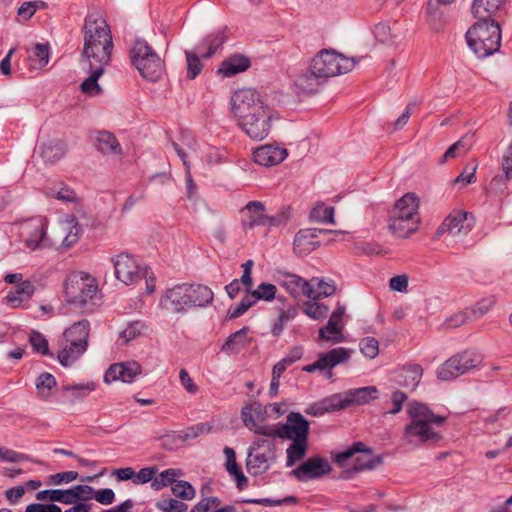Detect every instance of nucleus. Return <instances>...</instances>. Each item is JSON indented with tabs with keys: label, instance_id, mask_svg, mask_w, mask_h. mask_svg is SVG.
<instances>
[{
	"label": "nucleus",
	"instance_id": "obj_34",
	"mask_svg": "<svg viewBox=\"0 0 512 512\" xmlns=\"http://www.w3.org/2000/svg\"><path fill=\"white\" fill-rule=\"evenodd\" d=\"M65 145L60 140H49L40 146V156L47 163H55L65 155Z\"/></svg>",
	"mask_w": 512,
	"mask_h": 512
},
{
	"label": "nucleus",
	"instance_id": "obj_51",
	"mask_svg": "<svg viewBox=\"0 0 512 512\" xmlns=\"http://www.w3.org/2000/svg\"><path fill=\"white\" fill-rule=\"evenodd\" d=\"M185 56L187 62V78L193 80L201 73L203 65L195 52L187 50L185 51Z\"/></svg>",
	"mask_w": 512,
	"mask_h": 512
},
{
	"label": "nucleus",
	"instance_id": "obj_9",
	"mask_svg": "<svg viewBox=\"0 0 512 512\" xmlns=\"http://www.w3.org/2000/svg\"><path fill=\"white\" fill-rule=\"evenodd\" d=\"M482 362V357L475 351L464 350L446 360L437 369V378L441 381L455 379L476 368Z\"/></svg>",
	"mask_w": 512,
	"mask_h": 512
},
{
	"label": "nucleus",
	"instance_id": "obj_11",
	"mask_svg": "<svg viewBox=\"0 0 512 512\" xmlns=\"http://www.w3.org/2000/svg\"><path fill=\"white\" fill-rule=\"evenodd\" d=\"M115 268V275L125 285H132L142 280L145 273V265L141 266L138 262L128 253H120L112 258Z\"/></svg>",
	"mask_w": 512,
	"mask_h": 512
},
{
	"label": "nucleus",
	"instance_id": "obj_24",
	"mask_svg": "<svg viewBox=\"0 0 512 512\" xmlns=\"http://www.w3.org/2000/svg\"><path fill=\"white\" fill-rule=\"evenodd\" d=\"M265 206L260 201H250L246 204L242 212L246 213L247 219L243 220L245 228L252 229L255 226H266L267 215L264 214Z\"/></svg>",
	"mask_w": 512,
	"mask_h": 512
},
{
	"label": "nucleus",
	"instance_id": "obj_56",
	"mask_svg": "<svg viewBox=\"0 0 512 512\" xmlns=\"http://www.w3.org/2000/svg\"><path fill=\"white\" fill-rule=\"evenodd\" d=\"M144 324L140 321L131 322L128 326L120 333V339L124 344H128L132 340L136 339L142 334Z\"/></svg>",
	"mask_w": 512,
	"mask_h": 512
},
{
	"label": "nucleus",
	"instance_id": "obj_22",
	"mask_svg": "<svg viewBox=\"0 0 512 512\" xmlns=\"http://www.w3.org/2000/svg\"><path fill=\"white\" fill-rule=\"evenodd\" d=\"M188 309L206 307L213 302L214 293L206 285L188 283Z\"/></svg>",
	"mask_w": 512,
	"mask_h": 512
},
{
	"label": "nucleus",
	"instance_id": "obj_33",
	"mask_svg": "<svg viewBox=\"0 0 512 512\" xmlns=\"http://www.w3.org/2000/svg\"><path fill=\"white\" fill-rule=\"evenodd\" d=\"M343 328V323H340L330 317L327 324L319 329L318 337L320 340L330 342L331 344L343 342Z\"/></svg>",
	"mask_w": 512,
	"mask_h": 512
},
{
	"label": "nucleus",
	"instance_id": "obj_19",
	"mask_svg": "<svg viewBox=\"0 0 512 512\" xmlns=\"http://www.w3.org/2000/svg\"><path fill=\"white\" fill-rule=\"evenodd\" d=\"M288 153L285 148L273 145H264L254 150V161L262 166H273L281 163Z\"/></svg>",
	"mask_w": 512,
	"mask_h": 512
},
{
	"label": "nucleus",
	"instance_id": "obj_8",
	"mask_svg": "<svg viewBox=\"0 0 512 512\" xmlns=\"http://www.w3.org/2000/svg\"><path fill=\"white\" fill-rule=\"evenodd\" d=\"M356 64L355 58H347L333 50H322L312 60L313 73L326 81L327 78L351 71Z\"/></svg>",
	"mask_w": 512,
	"mask_h": 512
},
{
	"label": "nucleus",
	"instance_id": "obj_31",
	"mask_svg": "<svg viewBox=\"0 0 512 512\" xmlns=\"http://www.w3.org/2000/svg\"><path fill=\"white\" fill-rule=\"evenodd\" d=\"M254 266V261L249 259L245 263L242 264L243 274L241 279H234L228 285L225 286L226 293L229 298L234 299L240 291V283H242L246 287V291L249 292L252 288V268Z\"/></svg>",
	"mask_w": 512,
	"mask_h": 512
},
{
	"label": "nucleus",
	"instance_id": "obj_18",
	"mask_svg": "<svg viewBox=\"0 0 512 512\" xmlns=\"http://www.w3.org/2000/svg\"><path fill=\"white\" fill-rule=\"evenodd\" d=\"M141 372V365L135 361L115 363L105 372L104 382L109 384L121 380L124 383H132Z\"/></svg>",
	"mask_w": 512,
	"mask_h": 512
},
{
	"label": "nucleus",
	"instance_id": "obj_41",
	"mask_svg": "<svg viewBox=\"0 0 512 512\" xmlns=\"http://www.w3.org/2000/svg\"><path fill=\"white\" fill-rule=\"evenodd\" d=\"M56 378L49 372L41 373L35 382L37 395L43 400L49 399L51 390L56 387Z\"/></svg>",
	"mask_w": 512,
	"mask_h": 512
},
{
	"label": "nucleus",
	"instance_id": "obj_61",
	"mask_svg": "<svg viewBox=\"0 0 512 512\" xmlns=\"http://www.w3.org/2000/svg\"><path fill=\"white\" fill-rule=\"evenodd\" d=\"M47 195L65 202H73L76 200L75 192L66 186H62L59 190H57L56 187L50 188Z\"/></svg>",
	"mask_w": 512,
	"mask_h": 512
},
{
	"label": "nucleus",
	"instance_id": "obj_26",
	"mask_svg": "<svg viewBox=\"0 0 512 512\" xmlns=\"http://www.w3.org/2000/svg\"><path fill=\"white\" fill-rule=\"evenodd\" d=\"M87 350L82 344L76 342L65 341L61 344V350L57 354L59 363L68 367L75 363Z\"/></svg>",
	"mask_w": 512,
	"mask_h": 512
},
{
	"label": "nucleus",
	"instance_id": "obj_58",
	"mask_svg": "<svg viewBox=\"0 0 512 512\" xmlns=\"http://www.w3.org/2000/svg\"><path fill=\"white\" fill-rule=\"evenodd\" d=\"M360 350L365 357L374 359L379 353V342L374 337H366L360 341Z\"/></svg>",
	"mask_w": 512,
	"mask_h": 512
},
{
	"label": "nucleus",
	"instance_id": "obj_48",
	"mask_svg": "<svg viewBox=\"0 0 512 512\" xmlns=\"http://www.w3.org/2000/svg\"><path fill=\"white\" fill-rule=\"evenodd\" d=\"M277 288L274 284L263 282L251 292V296L258 300L271 301L276 297Z\"/></svg>",
	"mask_w": 512,
	"mask_h": 512
},
{
	"label": "nucleus",
	"instance_id": "obj_12",
	"mask_svg": "<svg viewBox=\"0 0 512 512\" xmlns=\"http://www.w3.org/2000/svg\"><path fill=\"white\" fill-rule=\"evenodd\" d=\"M47 220L42 217L32 218L21 225L20 235L31 250L51 246L46 238Z\"/></svg>",
	"mask_w": 512,
	"mask_h": 512
},
{
	"label": "nucleus",
	"instance_id": "obj_4",
	"mask_svg": "<svg viewBox=\"0 0 512 512\" xmlns=\"http://www.w3.org/2000/svg\"><path fill=\"white\" fill-rule=\"evenodd\" d=\"M419 198L414 193L402 196L394 205L389 217V231L398 238H407L415 233L421 222Z\"/></svg>",
	"mask_w": 512,
	"mask_h": 512
},
{
	"label": "nucleus",
	"instance_id": "obj_20",
	"mask_svg": "<svg viewBox=\"0 0 512 512\" xmlns=\"http://www.w3.org/2000/svg\"><path fill=\"white\" fill-rule=\"evenodd\" d=\"M323 372L328 379H332L334 374L332 369L337 365L346 363L350 358V350L344 347L331 349L326 353L319 354Z\"/></svg>",
	"mask_w": 512,
	"mask_h": 512
},
{
	"label": "nucleus",
	"instance_id": "obj_28",
	"mask_svg": "<svg viewBox=\"0 0 512 512\" xmlns=\"http://www.w3.org/2000/svg\"><path fill=\"white\" fill-rule=\"evenodd\" d=\"M82 67L90 75L81 83V91L90 95L99 94L102 89L98 84V79L103 75L105 67L92 64H82Z\"/></svg>",
	"mask_w": 512,
	"mask_h": 512
},
{
	"label": "nucleus",
	"instance_id": "obj_7",
	"mask_svg": "<svg viewBox=\"0 0 512 512\" xmlns=\"http://www.w3.org/2000/svg\"><path fill=\"white\" fill-rule=\"evenodd\" d=\"M130 57L143 78L155 82L161 77L164 70L163 62L145 40L135 41Z\"/></svg>",
	"mask_w": 512,
	"mask_h": 512
},
{
	"label": "nucleus",
	"instance_id": "obj_14",
	"mask_svg": "<svg viewBox=\"0 0 512 512\" xmlns=\"http://www.w3.org/2000/svg\"><path fill=\"white\" fill-rule=\"evenodd\" d=\"M278 438L292 441H308L309 422L298 412H291L285 424L278 426Z\"/></svg>",
	"mask_w": 512,
	"mask_h": 512
},
{
	"label": "nucleus",
	"instance_id": "obj_45",
	"mask_svg": "<svg viewBox=\"0 0 512 512\" xmlns=\"http://www.w3.org/2000/svg\"><path fill=\"white\" fill-rule=\"evenodd\" d=\"M68 490L70 504L77 503V501H81L80 503H83L93 499L94 488L89 485L79 484L69 488Z\"/></svg>",
	"mask_w": 512,
	"mask_h": 512
},
{
	"label": "nucleus",
	"instance_id": "obj_25",
	"mask_svg": "<svg viewBox=\"0 0 512 512\" xmlns=\"http://www.w3.org/2000/svg\"><path fill=\"white\" fill-rule=\"evenodd\" d=\"M507 0H473L472 14L477 19L493 18L506 4Z\"/></svg>",
	"mask_w": 512,
	"mask_h": 512
},
{
	"label": "nucleus",
	"instance_id": "obj_43",
	"mask_svg": "<svg viewBox=\"0 0 512 512\" xmlns=\"http://www.w3.org/2000/svg\"><path fill=\"white\" fill-rule=\"evenodd\" d=\"M36 499L40 501L50 500L51 502H59L67 505L70 504L68 489L42 490L36 494Z\"/></svg>",
	"mask_w": 512,
	"mask_h": 512
},
{
	"label": "nucleus",
	"instance_id": "obj_35",
	"mask_svg": "<svg viewBox=\"0 0 512 512\" xmlns=\"http://www.w3.org/2000/svg\"><path fill=\"white\" fill-rule=\"evenodd\" d=\"M95 145L97 150L102 154L119 155L122 153L120 144L115 135L107 131H101L97 133Z\"/></svg>",
	"mask_w": 512,
	"mask_h": 512
},
{
	"label": "nucleus",
	"instance_id": "obj_13",
	"mask_svg": "<svg viewBox=\"0 0 512 512\" xmlns=\"http://www.w3.org/2000/svg\"><path fill=\"white\" fill-rule=\"evenodd\" d=\"M331 470L332 467L326 458L314 456L308 458L296 469H293L290 475L300 482H307L309 480L319 479L329 474Z\"/></svg>",
	"mask_w": 512,
	"mask_h": 512
},
{
	"label": "nucleus",
	"instance_id": "obj_21",
	"mask_svg": "<svg viewBox=\"0 0 512 512\" xmlns=\"http://www.w3.org/2000/svg\"><path fill=\"white\" fill-rule=\"evenodd\" d=\"M282 281V286L294 297L304 295L308 298L315 297V289L311 282L306 281L296 274L287 273Z\"/></svg>",
	"mask_w": 512,
	"mask_h": 512
},
{
	"label": "nucleus",
	"instance_id": "obj_3",
	"mask_svg": "<svg viewBox=\"0 0 512 512\" xmlns=\"http://www.w3.org/2000/svg\"><path fill=\"white\" fill-rule=\"evenodd\" d=\"M83 50L81 64L108 66L113 51V38L109 25L98 15L90 14L82 27Z\"/></svg>",
	"mask_w": 512,
	"mask_h": 512
},
{
	"label": "nucleus",
	"instance_id": "obj_59",
	"mask_svg": "<svg viewBox=\"0 0 512 512\" xmlns=\"http://www.w3.org/2000/svg\"><path fill=\"white\" fill-rule=\"evenodd\" d=\"M247 467L248 469H256L255 473L266 471L269 468L267 456L263 453L256 455L249 454Z\"/></svg>",
	"mask_w": 512,
	"mask_h": 512
},
{
	"label": "nucleus",
	"instance_id": "obj_50",
	"mask_svg": "<svg viewBox=\"0 0 512 512\" xmlns=\"http://www.w3.org/2000/svg\"><path fill=\"white\" fill-rule=\"evenodd\" d=\"M323 405L327 408V412H334L337 410L344 409L349 406V401L344 394H334L329 397L322 399Z\"/></svg>",
	"mask_w": 512,
	"mask_h": 512
},
{
	"label": "nucleus",
	"instance_id": "obj_57",
	"mask_svg": "<svg viewBox=\"0 0 512 512\" xmlns=\"http://www.w3.org/2000/svg\"><path fill=\"white\" fill-rule=\"evenodd\" d=\"M172 492L183 500H192L195 497V489L189 482L184 480L177 481L172 487Z\"/></svg>",
	"mask_w": 512,
	"mask_h": 512
},
{
	"label": "nucleus",
	"instance_id": "obj_6",
	"mask_svg": "<svg viewBox=\"0 0 512 512\" xmlns=\"http://www.w3.org/2000/svg\"><path fill=\"white\" fill-rule=\"evenodd\" d=\"M466 32V42L479 58L497 52L501 46V29L493 18L478 19Z\"/></svg>",
	"mask_w": 512,
	"mask_h": 512
},
{
	"label": "nucleus",
	"instance_id": "obj_23",
	"mask_svg": "<svg viewBox=\"0 0 512 512\" xmlns=\"http://www.w3.org/2000/svg\"><path fill=\"white\" fill-rule=\"evenodd\" d=\"M325 80L317 74L313 73V68L299 75L294 82L297 93L314 94L317 93Z\"/></svg>",
	"mask_w": 512,
	"mask_h": 512
},
{
	"label": "nucleus",
	"instance_id": "obj_27",
	"mask_svg": "<svg viewBox=\"0 0 512 512\" xmlns=\"http://www.w3.org/2000/svg\"><path fill=\"white\" fill-rule=\"evenodd\" d=\"M34 292V284L29 280H25L24 282H21L19 285H17L15 290L8 292L5 300L6 303L12 308H19L22 306L23 302L31 299Z\"/></svg>",
	"mask_w": 512,
	"mask_h": 512
},
{
	"label": "nucleus",
	"instance_id": "obj_17",
	"mask_svg": "<svg viewBox=\"0 0 512 512\" xmlns=\"http://www.w3.org/2000/svg\"><path fill=\"white\" fill-rule=\"evenodd\" d=\"M332 230L306 228L300 229L294 237V251L299 256H305L316 250L320 246L317 238L321 234L330 233Z\"/></svg>",
	"mask_w": 512,
	"mask_h": 512
},
{
	"label": "nucleus",
	"instance_id": "obj_36",
	"mask_svg": "<svg viewBox=\"0 0 512 512\" xmlns=\"http://www.w3.org/2000/svg\"><path fill=\"white\" fill-rule=\"evenodd\" d=\"M248 331L249 328L245 326L231 334L222 345L221 350L228 355L238 353L241 349L245 348L249 342L247 337Z\"/></svg>",
	"mask_w": 512,
	"mask_h": 512
},
{
	"label": "nucleus",
	"instance_id": "obj_30",
	"mask_svg": "<svg viewBox=\"0 0 512 512\" xmlns=\"http://www.w3.org/2000/svg\"><path fill=\"white\" fill-rule=\"evenodd\" d=\"M90 333V323L84 319L72 324L63 332L65 341L76 342L88 348V339Z\"/></svg>",
	"mask_w": 512,
	"mask_h": 512
},
{
	"label": "nucleus",
	"instance_id": "obj_64",
	"mask_svg": "<svg viewBox=\"0 0 512 512\" xmlns=\"http://www.w3.org/2000/svg\"><path fill=\"white\" fill-rule=\"evenodd\" d=\"M157 471L158 469L156 466L145 467L140 469L138 473H135L134 484H145L150 481H153L155 475L157 474Z\"/></svg>",
	"mask_w": 512,
	"mask_h": 512
},
{
	"label": "nucleus",
	"instance_id": "obj_10",
	"mask_svg": "<svg viewBox=\"0 0 512 512\" xmlns=\"http://www.w3.org/2000/svg\"><path fill=\"white\" fill-rule=\"evenodd\" d=\"M358 453L362 455L356 457L354 460L353 467L355 471L372 470L382 464V457L380 455L372 456V449L367 447L363 442L353 443L352 446L345 451L335 454L333 460L339 466H345L347 460Z\"/></svg>",
	"mask_w": 512,
	"mask_h": 512
},
{
	"label": "nucleus",
	"instance_id": "obj_63",
	"mask_svg": "<svg viewBox=\"0 0 512 512\" xmlns=\"http://www.w3.org/2000/svg\"><path fill=\"white\" fill-rule=\"evenodd\" d=\"M78 478V472L66 471L49 476L48 483L50 485H61L62 483H70Z\"/></svg>",
	"mask_w": 512,
	"mask_h": 512
},
{
	"label": "nucleus",
	"instance_id": "obj_37",
	"mask_svg": "<svg viewBox=\"0 0 512 512\" xmlns=\"http://www.w3.org/2000/svg\"><path fill=\"white\" fill-rule=\"evenodd\" d=\"M439 5L438 1L429 0L426 7L429 27L435 32H440L447 22L444 11L439 8Z\"/></svg>",
	"mask_w": 512,
	"mask_h": 512
},
{
	"label": "nucleus",
	"instance_id": "obj_53",
	"mask_svg": "<svg viewBox=\"0 0 512 512\" xmlns=\"http://www.w3.org/2000/svg\"><path fill=\"white\" fill-rule=\"evenodd\" d=\"M61 389L65 392H71L73 400L82 399L87 394L95 390V384L93 382H89L86 384L64 385Z\"/></svg>",
	"mask_w": 512,
	"mask_h": 512
},
{
	"label": "nucleus",
	"instance_id": "obj_44",
	"mask_svg": "<svg viewBox=\"0 0 512 512\" xmlns=\"http://www.w3.org/2000/svg\"><path fill=\"white\" fill-rule=\"evenodd\" d=\"M308 441H292L286 450V466H293L298 460L306 455Z\"/></svg>",
	"mask_w": 512,
	"mask_h": 512
},
{
	"label": "nucleus",
	"instance_id": "obj_38",
	"mask_svg": "<svg viewBox=\"0 0 512 512\" xmlns=\"http://www.w3.org/2000/svg\"><path fill=\"white\" fill-rule=\"evenodd\" d=\"M378 390L375 386H366L351 389L346 392L349 406L352 404L363 405L377 398Z\"/></svg>",
	"mask_w": 512,
	"mask_h": 512
},
{
	"label": "nucleus",
	"instance_id": "obj_2",
	"mask_svg": "<svg viewBox=\"0 0 512 512\" xmlns=\"http://www.w3.org/2000/svg\"><path fill=\"white\" fill-rule=\"evenodd\" d=\"M406 412L410 422L405 426L402 438L407 444L419 447L442 440L436 428L444 424L446 416L434 414L425 403L416 400L408 402Z\"/></svg>",
	"mask_w": 512,
	"mask_h": 512
},
{
	"label": "nucleus",
	"instance_id": "obj_40",
	"mask_svg": "<svg viewBox=\"0 0 512 512\" xmlns=\"http://www.w3.org/2000/svg\"><path fill=\"white\" fill-rule=\"evenodd\" d=\"M423 375V369L419 364H409L402 368L403 380L400 384L406 388L414 389L420 382Z\"/></svg>",
	"mask_w": 512,
	"mask_h": 512
},
{
	"label": "nucleus",
	"instance_id": "obj_55",
	"mask_svg": "<svg viewBox=\"0 0 512 512\" xmlns=\"http://www.w3.org/2000/svg\"><path fill=\"white\" fill-rule=\"evenodd\" d=\"M256 304L255 299L250 295H246L240 301V303L234 307H230L228 310V316L230 319H236L242 316L252 306Z\"/></svg>",
	"mask_w": 512,
	"mask_h": 512
},
{
	"label": "nucleus",
	"instance_id": "obj_1",
	"mask_svg": "<svg viewBox=\"0 0 512 512\" xmlns=\"http://www.w3.org/2000/svg\"><path fill=\"white\" fill-rule=\"evenodd\" d=\"M231 103L240 127L251 139L261 141L269 135L278 113L264 103L258 91L240 89L231 97Z\"/></svg>",
	"mask_w": 512,
	"mask_h": 512
},
{
	"label": "nucleus",
	"instance_id": "obj_32",
	"mask_svg": "<svg viewBox=\"0 0 512 512\" xmlns=\"http://www.w3.org/2000/svg\"><path fill=\"white\" fill-rule=\"evenodd\" d=\"M250 66V60L240 54H235L224 60L218 69V72L225 77H231L238 73L246 71Z\"/></svg>",
	"mask_w": 512,
	"mask_h": 512
},
{
	"label": "nucleus",
	"instance_id": "obj_29",
	"mask_svg": "<svg viewBox=\"0 0 512 512\" xmlns=\"http://www.w3.org/2000/svg\"><path fill=\"white\" fill-rule=\"evenodd\" d=\"M501 165L505 175H497L490 181L487 188L489 193H497L498 190L503 192L502 187L505 186V181L507 179L512 180V140L507 149V152L502 158Z\"/></svg>",
	"mask_w": 512,
	"mask_h": 512
},
{
	"label": "nucleus",
	"instance_id": "obj_52",
	"mask_svg": "<svg viewBox=\"0 0 512 512\" xmlns=\"http://www.w3.org/2000/svg\"><path fill=\"white\" fill-rule=\"evenodd\" d=\"M224 41L225 36L221 31L208 35L203 40V44L207 45L208 50L206 53L202 54V57L210 58L217 51V49L224 43Z\"/></svg>",
	"mask_w": 512,
	"mask_h": 512
},
{
	"label": "nucleus",
	"instance_id": "obj_15",
	"mask_svg": "<svg viewBox=\"0 0 512 512\" xmlns=\"http://www.w3.org/2000/svg\"><path fill=\"white\" fill-rule=\"evenodd\" d=\"M473 225L474 220L471 214L463 211H453L440 225L437 233L440 235L447 232L453 237H460L467 235L473 228Z\"/></svg>",
	"mask_w": 512,
	"mask_h": 512
},
{
	"label": "nucleus",
	"instance_id": "obj_42",
	"mask_svg": "<svg viewBox=\"0 0 512 512\" xmlns=\"http://www.w3.org/2000/svg\"><path fill=\"white\" fill-rule=\"evenodd\" d=\"M183 473L180 469L169 468L162 471L158 476H155L151 483L154 490H161L162 488L176 483V477L181 476Z\"/></svg>",
	"mask_w": 512,
	"mask_h": 512
},
{
	"label": "nucleus",
	"instance_id": "obj_39",
	"mask_svg": "<svg viewBox=\"0 0 512 512\" xmlns=\"http://www.w3.org/2000/svg\"><path fill=\"white\" fill-rule=\"evenodd\" d=\"M62 232L65 234L62 246L69 248L78 241L82 229L77 220L72 217L62 224Z\"/></svg>",
	"mask_w": 512,
	"mask_h": 512
},
{
	"label": "nucleus",
	"instance_id": "obj_49",
	"mask_svg": "<svg viewBox=\"0 0 512 512\" xmlns=\"http://www.w3.org/2000/svg\"><path fill=\"white\" fill-rule=\"evenodd\" d=\"M29 342L35 352L46 356H53L49 351L47 339L40 332L32 331L29 335Z\"/></svg>",
	"mask_w": 512,
	"mask_h": 512
},
{
	"label": "nucleus",
	"instance_id": "obj_54",
	"mask_svg": "<svg viewBox=\"0 0 512 512\" xmlns=\"http://www.w3.org/2000/svg\"><path fill=\"white\" fill-rule=\"evenodd\" d=\"M156 508L162 512H186L188 505L177 499H162L156 503Z\"/></svg>",
	"mask_w": 512,
	"mask_h": 512
},
{
	"label": "nucleus",
	"instance_id": "obj_5",
	"mask_svg": "<svg viewBox=\"0 0 512 512\" xmlns=\"http://www.w3.org/2000/svg\"><path fill=\"white\" fill-rule=\"evenodd\" d=\"M98 293V283L85 272H74L64 282V296L68 304L83 312L94 309V298Z\"/></svg>",
	"mask_w": 512,
	"mask_h": 512
},
{
	"label": "nucleus",
	"instance_id": "obj_46",
	"mask_svg": "<svg viewBox=\"0 0 512 512\" xmlns=\"http://www.w3.org/2000/svg\"><path fill=\"white\" fill-rule=\"evenodd\" d=\"M335 210L331 206L318 204L310 213V219L315 222L334 224Z\"/></svg>",
	"mask_w": 512,
	"mask_h": 512
},
{
	"label": "nucleus",
	"instance_id": "obj_62",
	"mask_svg": "<svg viewBox=\"0 0 512 512\" xmlns=\"http://www.w3.org/2000/svg\"><path fill=\"white\" fill-rule=\"evenodd\" d=\"M407 400V394L400 390H395L391 395L392 408L387 410L384 414L396 415L402 408L404 402Z\"/></svg>",
	"mask_w": 512,
	"mask_h": 512
},
{
	"label": "nucleus",
	"instance_id": "obj_60",
	"mask_svg": "<svg viewBox=\"0 0 512 512\" xmlns=\"http://www.w3.org/2000/svg\"><path fill=\"white\" fill-rule=\"evenodd\" d=\"M376 40L382 44H390L393 42V35L390 26L386 23H378L373 30Z\"/></svg>",
	"mask_w": 512,
	"mask_h": 512
},
{
	"label": "nucleus",
	"instance_id": "obj_16",
	"mask_svg": "<svg viewBox=\"0 0 512 512\" xmlns=\"http://www.w3.org/2000/svg\"><path fill=\"white\" fill-rule=\"evenodd\" d=\"M188 296V283L177 284L166 289L159 304L166 310L183 313L188 309Z\"/></svg>",
	"mask_w": 512,
	"mask_h": 512
},
{
	"label": "nucleus",
	"instance_id": "obj_47",
	"mask_svg": "<svg viewBox=\"0 0 512 512\" xmlns=\"http://www.w3.org/2000/svg\"><path fill=\"white\" fill-rule=\"evenodd\" d=\"M303 312L314 320H323L329 313V307L314 301H308L303 305Z\"/></svg>",
	"mask_w": 512,
	"mask_h": 512
}]
</instances>
